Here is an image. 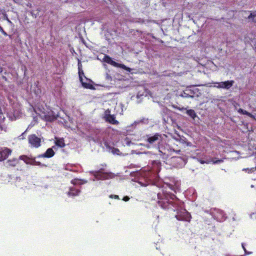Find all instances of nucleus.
Listing matches in <instances>:
<instances>
[{
    "mask_svg": "<svg viewBox=\"0 0 256 256\" xmlns=\"http://www.w3.org/2000/svg\"><path fill=\"white\" fill-rule=\"evenodd\" d=\"M26 130L24 132H23V133L20 136V139H23V138H23V135L25 134V132H26Z\"/></svg>",
    "mask_w": 256,
    "mask_h": 256,
    "instance_id": "35",
    "label": "nucleus"
},
{
    "mask_svg": "<svg viewBox=\"0 0 256 256\" xmlns=\"http://www.w3.org/2000/svg\"><path fill=\"white\" fill-rule=\"evenodd\" d=\"M33 90L34 91V92L37 96H40V95L42 93V91L40 88L38 86V84L36 85L34 90Z\"/></svg>",
    "mask_w": 256,
    "mask_h": 256,
    "instance_id": "28",
    "label": "nucleus"
},
{
    "mask_svg": "<svg viewBox=\"0 0 256 256\" xmlns=\"http://www.w3.org/2000/svg\"><path fill=\"white\" fill-rule=\"evenodd\" d=\"M88 182L87 180H78V179H74V180H72V183L74 184H86Z\"/></svg>",
    "mask_w": 256,
    "mask_h": 256,
    "instance_id": "25",
    "label": "nucleus"
},
{
    "mask_svg": "<svg viewBox=\"0 0 256 256\" xmlns=\"http://www.w3.org/2000/svg\"><path fill=\"white\" fill-rule=\"evenodd\" d=\"M114 197L115 198H118V195H114Z\"/></svg>",
    "mask_w": 256,
    "mask_h": 256,
    "instance_id": "38",
    "label": "nucleus"
},
{
    "mask_svg": "<svg viewBox=\"0 0 256 256\" xmlns=\"http://www.w3.org/2000/svg\"><path fill=\"white\" fill-rule=\"evenodd\" d=\"M153 164V170L152 171L154 172H157L160 170V163L158 161H154L152 162Z\"/></svg>",
    "mask_w": 256,
    "mask_h": 256,
    "instance_id": "22",
    "label": "nucleus"
},
{
    "mask_svg": "<svg viewBox=\"0 0 256 256\" xmlns=\"http://www.w3.org/2000/svg\"><path fill=\"white\" fill-rule=\"evenodd\" d=\"M137 97H138V98H139V95L138 94L137 95Z\"/></svg>",
    "mask_w": 256,
    "mask_h": 256,
    "instance_id": "45",
    "label": "nucleus"
},
{
    "mask_svg": "<svg viewBox=\"0 0 256 256\" xmlns=\"http://www.w3.org/2000/svg\"><path fill=\"white\" fill-rule=\"evenodd\" d=\"M120 152V150H118V148H113L112 150V152L114 154H118V152Z\"/></svg>",
    "mask_w": 256,
    "mask_h": 256,
    "instance_id": "31",
    "label": "nucleus"
},
{
    "mask_svg": "<svg viewBox=\"0 0 256 256\" xmlns=\"http://www.w3.org/2000/svg\"><path fill=\"white\" fill-rule=\"evenodd\" d=\"M40 116L46 121L52 122L56 119L57 117L58 116V114L51 109L48 108L46 110L42 112Z\"/></svg>",
    "mask_w": 256,
    "mask_h": 256,
    "instance_id": "7",
    "label": "nucleus"
},
{
    "mask_svg": "<svg viewBox=\"0 0 256 256\" xmlns=\"http://www.w3.org/2000/svg\"><path fill=\"white\" fill-rule=\"evenodd\" d=\"M210 214L214 218L218 221H223L226 220V216L224 212L218 208H213L210 210Z\"/></svg>",
    "mask_w": 256,
    "mask_h": 256,
    "instance_id": "8",
    "label": "nucleus"
},
{
    "mask_svg": "<svg viewBox=\"0 0 256 256\" xmlns=\"http://www.w3.org/2000/svg\"><path fill=\"white\" fill-rule=\"evenodd\" d=\"M54 152L52 150V148H48L46 152L43 154L39 155L38 158H50L54 156Z\"/></svg>",
    "mask_w": 256,
    "mask_h": 256,
    "instance_id": "17",
    "label": "nucleus"
},
{
    "mask_svg": "<svg viewBox=\"0 0 256 256\" xmlns=\"http://www.w3.org/2000/svg\"><path fill=\"white\" fill-rule=\"evenodd\" d=\"M15 3L20 4L22 2V0H13Z\"/></svg>",
    "mask_w": 256,
    "mask_h": 256,
    "instance_id": "34",
    "label": "nucleus"
},
{
    "mask_svg": "<svg viewBox=\"0 0 256 256\" xmlns=\"http://www.w3.org/2000/svg\"><path fill=\"white\" fill-rule=\"evenodd\" d=\"M0 130H2L4 126V124L3 123L4 120V118L2 114H0Z\"/></svg>",
    "mask_w": 256,
    "mask_h": 256,
    "instance_id": "30",
    "label": "nucleus"
},
{
    "mask_svg": "<svg viewBox=\"0 0 256 256\" xmlns=\"http://www.w3.org/2000/svg\"><path fill=\"white\" fill-rule=\"evenodd\" d=\"M245 252L246 254H251L250 252H248L246 250V252Z\"/></svg>",
    "mask_w": 256,
    "mask_h": 256,
    "instance_id": "37",
    "label": "nucleus"
},
{
    "mask_svg": "<svg viewBox=\"0 0 256 256\" xmlns=\"http://www.w3.org/2000/svg\"><path fill=\"white\" fill-rule=\"evenodd\" d=\"M140 178L138 180V182L142 186H146L152 180L154 174L148 170V171H142L140 173Z\"/></svg>",
    "mask_w": 256,
    "mask_h": 256,
    "instance_id": "5",
    "label": "nucleus"
},
{
    "mask_svg": "<svg viewBox=\"0 0 256 256\" xmlns=\"http://www.w3.org/2000/svg\"><path fill=\"white\" fill-rule=\"evenodd\" d=\"M244 14H247V12H244Z\"/></svg>",
    "mask_w": 256,
    "mask_h": 256,
    "instance_id": "43",
    "label": "nucleus"
},
{
    "mask_svg": "<svg viewBox=\"0 0 256 256\" xmlns=\"http://www.w3.org/2000/svg\"><path fill=\"white\" fill-rule=\"evenodd\" d=\"M216 158H212L211 160H204L200 159H198V161L202 164H208L210 162H212L214 164H218L222 163L224 162L223 159H220L218 160H215Z\"/></svg>",
    "mask_w": 256,
    "mask_h": 256,
    "instance_id": "18",
    "label": "nucleus"
},
{
    "mask_svg": "<svg viewBox=\"0 0 256 256\" xmlns=\"http://www.w3.org/2000/svg\"><path fill=\"white\" fill-rule=\"evenodd\" d=\"M130 200V198L128 196H124L123 200L125 202H127Z\"/></svg>",
    "mask_w": 256,
    "mask_h": 256,
    "instance_id": "33",
    "label": "nucleus"
},
{
    "mask_svg": "<svg viewBox=\"0 0 256 256\" xmlns=\"http://www.w3.org/2000/svg\"><path fill=\"white\" fill-rule=\"evenodd\" d=\"M80 66H81L80 65V64H78V74H79V78H80V81L82 82V84L83 86H84L86 88H91L92 86L90 84L85 82L84 81L83 77L86 80H88L84 76V73L83 72V70L80 68Z\"/></svg>",
    "mask_w": 256,
    "mask_h": 256,
    "instance_id": "13",
    "label": "nucleus"
},
{
    "mask_svg": "<svg viewBox=\"0 0 256 256\" xmlns=\"http://www.w3.org/2000/svg\"><path fill=\"white\" fill-rule=\"evenodd\" d=\"M234 83L233 80H227L226 82H216L217 86H215L216 87L219 88H224L228 90L232 86Z\"/></svg>",
    "mask_w": 256,
    "mask_h": 256,
    "instance_id": "14",
    "label": "nucleus"
},
{
    "mask_svg": "<svg viewBox=\"0 0 256 256\" xmlns=\"http://www.w3.org/2000/svg\"><path fill=\"white\" fill-rule=\"evenodd\" d=\"M168 161L173 166L177 168H182L186 163V159L180 156H172Z\"/></svg>",
    "mask_w": 256,
    "mask_h": 256,
    "instance_id": "6",
    "label": "nucleus"
},
{
    "mask_svg": "<svg viewBox=\"0 0 256 256\" xmlns=\"http://www.w3.org/2000/svg\"><path fill=\"white\" fill-rule=\"evenodd\" d=\"M238 112L240 114L246 115V116H248L249 117L252 118H254V116L252 114H250V113L248 112H247V111H246L245 110H242V108H239L238 110Z\"/></svg>",
    "mask_w": 256,
    "mask_h": 256,
    "instance_id": "24",
    "label": "nucleus"
},
{
    "mask_svg": "<svg viewBox=\"0 0 256 256\" xmlns=\"http://www.w3.org/2000/svg\"><path fill=\"white\" fill-rule=\"evenodd\" d=\"M252 146V143L250 142V146H249V148H250V149H251V148H250V146Z\"/></svg>",
    "mask_w": 256,
    "mask_h": 256,
    "instance_id": "40",
    "label": "nucleus"
},
{
    "mask_svg": "<svg viewBox=\"0 0 256 256\" xmlns=\"http://www.w3.org/2000/svg\"><path fill=\"white\" fill-rule=\"evenodd\" d=\"M80 190L74 187H72L70 188L69 192H68V195L69 196H75L79 194Z\"/></svg>",
    "mask_w": 256,
    "mask_h": 256,
    "instance_id": "19",
    "label": "nucleus"
},
{
    "mask_svg": "<svg viewBox=\"0 0 256 256\" xmlns=\"http://www.w3.org/2000/svg\"><path fill=\"white\" fill-rule=\"evenodd\" d=\"M0 31L1 32L4 36H7L8 34L0 26Z\"/></svg>",
    "mask_w": 256,
    "mask_h": 256,
    "instance_id": "32",
    "label": "nucleus"
},
{
    "mask_svg": "<svg viewBox=\"0 0 256 256\" xmlns=\"http://www.w3.org/2000/svg\"><path fill=\"white\" fill-rule=\"evenodd\" d=\"M105 120L112 124H118L119 122L116 120L114 115L110 114V111L108 109L104 112V116Z\"/></svg>",
    "mask_w": 256,
    "mask_h": 256,
    "instance_id": "12",
    "label": "nucleus"
},
{
    "mask_svg": "<svg viewBox=\"0 0 256 256\" xmlns=\"http://www.w3.org/2000/svg\"><path fill=\"white\" fill-rule=\"evenodd\" d=\"M194 94V91L190 89H186L183 92H181L179 94V96L184 98H193Z\"/></svg>",
    "mask_w": 256,
    "mask_h": 256,
    "instance_id": "16",
    "label": "nucleus"
},
{
    "mask_svg": "<svg viewBox=\"0 0 256 256\" xmlns=\"http://www.w3.org/2000/svg\"><path fill=\"white\" fill-rule=\"evenodd\" d=\"M11 150L8 148H1L0 149V161L4 160L10 154Z\"/></svg>",
    "mask_w": 256,
    "mask_h": 256,
    "instance_id": "15",
    "label": "nucleus"
},
{
    "mask_svg": "<svg viewBox=\"0 0 256 256\" xmlns=\"http://www.w3.org/2000/svg\"><path fill=\"white\" fill-rule=\"evenodd\" d=\"M96 178H92V180L94 181Z\"/></svg>",
    "mask_w": 256,
    "mask_h": 256,
    "instance_id": "42",
    "label": "nucleus"
},
{
    "mask_svg": "<svg viewBox=\"0 0 256 256\" xmlns=\"http://www.w3.org/2000/svg\"><path fill=\"white\" fill-rule=\"evenodd\" d=\"M89 173L95 177L98 180H106L113 178L116 174L112 172H103V169L100 168L98 170H92L89 172Z\"/></svg>",
    "mask_w": 256,
    "mask_h": 256,
    "instance_id": "4",
    "label": "nucleus"
},
{
    "mask_svg": "<svg viewBox=\"0 0 256 256\" xmlns=\"http://www.w3.org/2000/svg\"><path fill=\"white\" fill-rule=\"evenodd\" d=\"M18 160L16 158H14L12 160H8L6 162V166L7 167L10 166H14L18 164Z\"/></svg>",
    "mask_w": 256,
    "mask_h": 256,
    "instance_id": "20",
    "label": "nucleus"
},
{
    "mask_svg": "<svg viewBox=\"0 0 256 256\" xmlns=\"http://www.w3.org/2000/svg\"><path fill=\"white\" fill-rule=\"evenodd\" d=\"M7 20H8V22H10V23L12 22L10 20H9L8 18L7 19Z\"/></svg>",
    "mask_w": 256,
    "mask_h": 256,
    "instance_id": "41",
    "label": "nucleus"
},
{
    "mask_svg": "<svg viewBox=\"0 0 256 256\" xmlns=\"http://www.w3.org/2000/svg\"><path fill=\"white\" fill-rule=\"evenodd\" d=\"M20 160H22L26 164H31L34 166H46L44 164H42L40 162L36 160V158L28 157L26 156H20L19 158Z\"/></svg>",
    "mask_w": 256,
    "mask_h": 256,
    "instance_id": "9",
    "label": "nucleus"
},
{
    "mask_svg": "<svg viewBox=\"0 0 256 256\" xmlns=\"http://www.w3.org/2000/svg\"><path fill=\"white\" fill-rule=\"evenodd\" d=\"M248 19L249 20H252L254 22H256V12L251 13L248 16Z\"/></svg>",
    "mask_w": 256,
    "mask_h": 256,
    "instance_id": "27",
    "label": "nucleus"
},
{
    "mask_svg": "<svg viewBox=\"0 0 256 256\" xmlns=\"http://www.w3.org/2000/svg\"><path fill=\"white\" fill-rule=\"evenodd\" d=\"M110 198H112V197H113V196H112V195H111V196H110Z\"/></svg>",
    "mask_w": 256,
    "mask_h": 256,
    "instance_id": "44",
    "label": "nucleus"
},
{
    "mask_svg": "<svg viewBox=\"0 0 256 256\" xmlns=\"http://www.w3.org/2000/svg\"><path fill=\"white\" fill-rule=\"evenodd\" d=\"M103 60L104 62H107L108 64H110L112 66L122 68V69L125 70L128 72H130L131 71V69L130 68L126 66L123 64H119L115 62L114 61L112 60V58L108 56H104Z\"/></svg>",
    "mask_w": 256,
    "mask_h": 256,
    "instance_id": "11",
    "label": "nucleus"
},
{
    "mask_svg": "<svg viewBox=\"0 0 256 256\" xmlns=\"http://www.w3.org/2000/svg\"><path fill=\"white\" fill-rule=\"evenodd\" d=\"M175 187L170 184L166 186L158 192V204L164 209L170 208L172 207L176 208L177 214L176 218L178 220L190 221V215L185 209L183 208L184 202L178 199L175 195L170 194L168 190L176 192Z\"/></svg>",
    "mask_w": 256,
    "mask_h": 256,
    "instance_id": "1",
    "label": "nucleus"
},
{
    "mask_svg": "<svg viewBox=\"0 0 256 256\" xmlns=\"http://www.w3.org/2000/svg\"><path fill=\"white\" fill-rule=\"evenodd\" d=\"M146 141L148 142L146 144L148 148H157V146L162 142V138L161 134L158 133L153 136L147 135Z\"/></svg>",
    "mask_w": 256,
    "mask_h": 256,
    "instance_id": "3",
    "label": "nucleus"
},
{
    "mask_svg": "<svg viewBox=\"0 0 256 256\" xmlns=\"http://www.w3.org/2000/svg\"><path fill=\"white\" fill-rule=\"evenodd\" d=\"M0 130H2L4 126V124L3 123L4 120V118L2 114H0Z\"/></svg>",
    "mask_w": 256,
    "mask_h": 256,
    "instance_id": "29",
    "label": "nucleus"
},
{
    "mask_svg": "<svg viewBox=\"0 0 256 256\" xmlns=\"http://www.w3.org/2000/svg\"><path fill=\"white\" fill-rule=\"evenodd\" d=\"M251 187H252V188L254 187V186H253V185H252V186H251Z\"/></svg>",
    "mask_w": 256,
    "mask_h": 256,
    "instance_id": "46",
    "label": "nucleus"
},
{
    "mask_svg": "<svg viewBox=\"0 0 256 256\" xmlns=\"http://www.w3.org/2000/svg\"><path fill=\"white\" fill-rule=\"evenodd\" d=\"M157 148L164 159H166L168 156H172L174 152L177 154L180 152V150H174L170 145L163 144L162 142L157 146Z\"/></svg>",
    "mask_w": 256,
    "mask_h": 256,
    "instance_id": "2",
    "label": "nucleus"
},
{
    "mask_svg": "<svg viewBox=\"0 0 256 256\" xmlns=\"http://www.w3.org/2000/svg\"><path fill=\"white\" fill-rule=\"evenodd\" d=\"M242 248L244 249V252H246V248H245V247H244V243H242Z\"/></svg>",
    "mask_w": 256,
    "mask_h": 256,
    "instance_id": "36",
    "label": "nucleus"
},
{
    "mask_svg": "<svg viewBox=\"0 0 256 256\" xmlns=\"http://www.w3.org/2000/svg\"><path fill=\"white\" fill-rule=\"evenodd\" d=\"M28 140L32 147L38 148L41 145V138L34 134L30 135L28 137Z\"/></svg>",
    "mask_w": 256,
    "mask_h": 256,
    "instance_id": "10",
    "label": "nucleus"
},
{
    "mask_svg": "<svg viewBox=\"0 0 256 256\" xmlns=\"http://www.w3.org/2000/svg\"><path fill=\"white\" fill-rule=\"evenodd\" d=\"M186 114L193 120H194L196 118L198 117L196 114L193 110H186Z\"/></svg>",
    "mask_w": 256,
    "mask_h": 256,
    "instance_id": "23",
    "label": "nucleus"
},
{
    "mask_svg": "<svg viewBox=\"0 0 256 256\" xmlns=\"http://www.w3.org/2000/svg\"><path fill=\"white\" fill-rule=\"evenodd\" d=\"M55 144H56V146H57L60 148H64L65 146L64 140L62 138H56Z\"/></svg>",
    "mask_w": 256,
    "mask_h": 256,
    "instance_id": "21",
    "label": "nucleus"
},
{
    "mask_svg": "<svg viewBox=\"0 0 256 256\" xmlns=\"http://www.w3.org/2000/svg\"><path fill=\"white\" fill-rule=\"evenodd\" d=\"M144 120V119L141 120H136V121L134 122L130 126H128L127 127V128H128L127 130H131V129H130L131 127H135L137 124H139L140 122H142Z\"/></svg>",
    "mask_w": 256,
    "mask_h": 256,
    "instance_id": "26",
    "label": "nucleus"
},
{
    "mask_svg": "<svg viewBox=\"0 0 256 256\" xmlns=\"http://www.w3.org/2000/svg\"><path fill=\"white\" fill-rule=\"evenodd\" d=\"M255 214L254 213H253V214H252L250 215V216L251 218H252V216L254 215Z\"/></svg>",
    "mask_w": 256,
    "mask_h": 256,
    "instance_id": "39",
    "label": "nucleus"
}]
</instances>
